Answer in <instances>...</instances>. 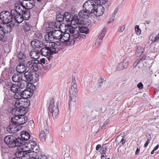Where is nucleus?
<instances>
[{"instance_id":"1","label":"nucleus","mask_w":159,"mask_h":159,"mask_svg":"<svg viewBox=\"0 0 159 159\" xmlns=\"http://www.w3.org/2000/svg\"><path fill=\"white\" fill-rule=\"evenodd\" d=\"M29 104L27 101H22L20 100L15 102V108H13L11 112L15 116L11 118L10 125L7 128L9 133H15L19 131V125L24 124L27 121V118L24 116L27 113L26 108Z\"/></svg>"},{"instance_id":"2","label":"nucleus","mask_w":159,"mask_h":159,"mask_svg":"<svg viewBox=\"0 0 159 159\" xmlns=\"http://www.w3.org/2000/svg\"><path fill=\"white\" fill-rule=\"evenodd\" d=\"M24 8L20 5H16L15 9L11 10V15L12 16V23L13 21L18 24L21 23L24 19L28 20L29 19L30 15L28 11L24 12Z\"/></svg>"},{"instance_id":"3","label":"nucleus","mask_w":159,"mask_h":159,"mask_svg":"<svg viewBox=\"0 0 159 159\" xmlns=\"http://www.w3.org/2000/svg\"><path fill=\"white\" fill-rule=\"evenodd\" d=\"M62 34L63 32L60 30H47L46 34L44 37L47 41H52L54 39L58 40L57 41H60Z\"/></svg>"},{"instance_id":"4","label":"nucleus","mask_w":159,"mask_h":159,"mask_svg":"<svg viewBox=\"0 0 159 159\" xmlns=\"http://www.w3.org/2000/svg\"><path fill=\"white\" fill-rule=\"evenodd\" d=\"M5 143L9 147H21L22 146L23 141L20 138H16L12 135H8L5 137L4 139Z\"/></svg>"},{"instance_id":"5","label":"nucleus","mask_w":159,"mask_h":159,"mask_svg":"<svg viewBox=\"0 0 159 159\" xmlns=\"http://www.w3.org/2000/svg\"><path fill=\"white\" fill-rule=\"evenodd\" d=\"M39 75L35 72H32L28 70L23 75V80L26 81V86L30 82L35 83L38 80Z\"/></svg>"},{"instance_id":"6","label":"nucleus","mask_w":159,"mask_h":159,"mask_svg":"<svg viewBox=\"0 0 159 159\" xmlns=\"http://www.w3.org/2000/svg\"><path fill=\"white\" fill-rule=\"evenodd\" d=\"M71 85L69 89L70 102L69 103V106L72 104L73 102H75L76 100L75 95L77 91V84L75 83V78H72Z\"/></svg>"},{"instance_id":"7","label":"nucleus","mask_w":159,"mask_h":159,"mask_svg":"<svg viewBox=\"0 0 159 159\" xmlns=\"http://www.w3.org/2000/svg\"><path fill=\"white\" fill-rule=\"evenodd\" d=\"M0 19L3 23L6 24H10L12 25L14 24L12 23V16L11 13L8 11L1 12L0 14Z\"/></svg>"},{"instance_id":"8","label":"nucleus","mask_w":159,"mask_h":159,"mask_svg":"<svg viewBox=\"0 0 159 159\" xmlns=\"http://www.w3.org/2000/svg\"><path fill=\"white\" fill-rule=\"evenodd\" d=\"M36 140V139L34 138L32 140H29V142H25L23 141V146L21 148H25V151H27L32 150L37 151L39 147L37 145Z\"/></svg>"},{"instance_id":"9","label":"nucleus","mask_w":159,"mask_h":159,"mask_svg":"<svg viewBox=\"0 0 159 159\" xmlns=\"http://www.w3.org/2000/svg\"><path fill=\"white\" fill-rule=\"evenodd\" d=\"M61 45L59 41H57L56 43L53 42H47L45 46L49 49V53L52 55L56 54L59 51V47Z\"/></svg>"},{"instance_id":"10","label":"nucleus","mask_w":159,"mask_h":159,"mask_svg":"<svg viewBox=\"0 0 159 159\" xmlns=\"http://www.w3.org/2000/svg\"><path fill=\"white\" fill-rule=\"evenodd\" d=\"M23 74L15 73L12 77V80L15 83L19 82L21 89H24L26 87V81L23 80Z\"/></svg>"},{"instance_id":"11","label":"nucleus","mask_w":159,"mask_h":159,"mask_svg":"<svg viewBox=\"0 0 159 159\" xmlns=\"http://www.w3.org/2000/svg\"><path fill=\"white\" fill-rule=\"evenodd\" d=\"M97 4L95 3L93 0H88L86 1L83 5V9L86 10L90 13H94L95 10V7Z\"/></svg>"},{"instance_id":"12","label":"nucleus","mask_w":159,"mask_h":159,"mask_svg":"<svg viewBox=\"0 0 159 159\" xmlns=\"http://www.w3.org/2000/svg\"><path fill=\"white\" fill-rule=\"evenodd\" d=\"M48 108L49 112L53 118H56L58 114L59 110L57 103H55V101L53 99H52L51 101Z\"/></svg>"},{"instance_id":"13","label":"nucleus","mask_w":159,"mask_h":159,"mask_svg":"<svg viewBox=\"0 0 159 159\" xmlns=\"http://www.w3.org/2000/svg\"><path fill=\"white\" fill-rule=\"evenodd\" d=\"M67 31L71 34L74 39H80L81 38L84 39L86 35L82 34H80L79 31L77 28H73L72 26L69 27L67 29Z\"/></svg>"},{"instance_id":"14","label":"nucleus","mask_w":159,"mask_h":159,"mask_svg":"<svg viewBox=\"0 0 159 159\" xmlns=\"http://www.w3.org/2000/svg\"><path fill=\"white\" fill-rule=\"evenodd\" d=\"M60 43H67V44L70 45H73L74 43L75 40L71 38L69 33H64L63 32L61 35V39L59 41Z\"/></svg>"},{"instance_id":"15","label":"nucleus","mask_w":159,"mask_h":159,"mask_svg":"<svg viewBox=\"0 0 159 159\" xmlns=\"http://www.w3.org/2000/svg\"><path fill=\"white\" fill-rule=\"evenodd\" d=\"M39 61L38 60H32L27 61L26 65L29 68V70L35 72L38 70Z\"/></svg>"},{"instance_id":"16","label":"nucleus","mask_w":159,"mask_h":159,"mask_svg":"<svg viewBox=\"0 0 159 159\" xmlns=\"http://www.w3.org/2000/svg\"><path fill=\"white\" fill-rule=\"evenodd\" d=\"M26 1H25V2H24L22 4L19 3L16 4V5H20V6H21V7L24 8V12L25 13V12L28 11L29 12V14L30 15L29 10L33 7L34 5V3L33 1H31L30 0Z\"/></svg>"},{"instance_id":"17","label":"nucleus","mask_w":159,"mask_h":159,"mask_svg":"<svg viewBox=\"0 0 159 159\" xmlns=\"http://www.w3.org/2000/svg\"><path fill=\"white\" fill-rule=\"evenodd\" d=\"M49 49L45 45L44 47L42 48L40 50V54L42 55L47 57V58L49 61L52 59V57L51 56L52 54L51 53H49Z\"/></svg>"},{"instance_id":"18","label":"nucleus","mask_w":159,"mask_h":159,"mask_svg":"<svg viewBox=\"0 0 159 159\" xmlns=\"http://www.w3.org/2000/svg\"><path fill=\"white\" fill-rule=\"evenodd\" d=\"M47 127L45 126L43 129H42L39 134V138L40 140L43 142L45 140L46 136L49 133V131L47 129Z\"/></svg>"},{"instance_id":"19","label":"nucleus","mask_w":159,"mask_h":159,"mask_svg":"<svg viewBox=\"0 0 159 159\" xmlns=\"http://www.w3.org/2000/svg\"><path fill=\"white\" fill-rule=\"evenodd\" d=\"M107 30L106 28H103L102 31L101 33H100L98 38L96 40L95 43L96 45L101 44L102 43V41L103 38L104 37L105 35Z\"/></svg>"},{"instance_id":"20","label":"nucleus","mask_w":159,"mask_h":159,"mask_svg":"<svg viewBox=\"0 0 159 159\" xmlns=\"http://www.w3.org/2000/svg\"><path fill=\"white\" fill-rule=\"evenodd\" d=\"M40 55V52L35 49L31 50L30 53V56L32 58L35 60L39 58Z\"/></svg>"},{"instance_id":"21","label":"nucleus","mask_w":159,"mask_h":159,"mask_svg":"<svg viewBox=\"0 0 159 159\" xmlns=\"http://www.w3.org/2000/svg\"><path fill=\"white\" fill-rule=\"evenodd\" d=\"M27 68V67L25 65L20 64L16 66V70L18 73L21 74L26 72Z\"/></svg>"},{"instance_id":"22","label":"nucleus","mask_w":159,"mask_h":159,"mask_svg":"<svg viewBox=\"0 0 159 159\" xmlns=\"http://www.w3.org/2000/svg\"><path fill=\"white\" fill-rule=\"evenodd\" d=\"M8 86L10 88L11 91L14 93H18L20 89H22L20 87V84H19V85L16 84H14L11 86L9 85H8Z\"/></svg>"},{"instance_id":"23","label":"nucleus","mask_w":159,"mask_h":159,"mask_svg":"<svg viewBox=\"0 0 159 159\" xmlns=\"http://www.w3.org/2000/svg\"><path fill=\"white\" fill-rule=\"evenodd\" d=\"M129 64V61H127L125 62L120 63L117 66L116 70L120 71L126 68Z\"/></svg>"},{"instance_id":"24","label":"nucleus","mask_w":159,"mask_h":159,"mask_svg":"<svg viewBox=\"0 0 159 159\" xmlns=\"http://www.w3.org/2000/svg\"><path fill=\"white\" fill-rule=\"evenodd\" d=\"M3 26L0 25V41L3 42L7 40V38L3 32Z\"/></svg>"},{"instance_id":"25","label":"nucleus","mask_w":159,"mask_h":159,"mask_svg":"<svg viewBox=\"0 0 159 159\" xmlns=\"http://www.w3.org/2000/svg\"><path fill=\"white\" fill-rule=\"evenodd\" d=\"M90 13L86 10L83 9V10L79 12V16L80 18L82 19H87L88 17V14Z\"/></svg>"},{"instance_id":"26","label":"nucleus","mask_w":159,"mask_h":159,"mask_svg":"<svg viewBox=\"0 0 159 159\" xmlns=\"http://www.w3.org/2000/svg\"><path fill=\"white\" fill-rule=\"evenodd\" d=\"M64 16V20L66 21L72 23V22L73 21V16H71V14L68 12H66L65 13Z\"/></svg>"},{"instance_id":"27","label":"nucleus","mask_w":159,"mask_h":159,"mask_svg":"<svg viewBox=\"0 0 159 159\" xmlns=\"http://www.w3.org/2000/svg\"><path fill=\"white\" fill-rule=\"evenodd\" d=\"M36 154V152H30L29 153H25V155L22 156L21 159H34V156Z\"/></svg>"},{"instance_id":"28","label":"nucleus","mask_w":159,"mask_h":159,"mask_svg":"<svg viewBox=\"0 0 159 159\" xmlns=\"http://www.w3.org/2000/svg\"><path fill=\"white\" fill-rule=\"evenodd\" d=\"M22 146H23L21 147H19L20 148V150H18L16 152L15 155L17 157L21 158L22 156H23L25 155V153H26L23 150V149L24 148H21Z\"/></svg>"},{"instance_id":"29","label":"nucleus","mask_w":159,"mask_h":159,"mask_svg":"<svg viewBox=\"0 0 159 159\" xmlns=\"http://www.w3.org/2000/svg\"><path fill=\"white\" fill-rule=\"evenodd\" d=\"M21 137L23 140L28 141L30 138L29 134L26 131H23L21 133Z\"/></svg>"},{"instance_id":"30","label":"nucleus","mask_w":159,"mask_h":159,"mask_svg":"<svg viewBox=\"0 0 159 159\" xmlns=\"http://www.w3.org/2000/svg\"><path fill=\"white\" fill-rule=\"evenodd\" d=\"M123 134L122 133L120 134L116 139V142H118L120 140V143L122 144H124L125 142V139L124 138L123 136Z\"/></svg>"},{"instance_id":"31","label":"nucleus","mask_w":159,"mask_h":159,"mask_svg":"<svg viewBox=\"0 0 159 159\" xmlns=\"http://www.w3.org/2000/svg\"><path fill=\"white\" fill-rule=\"evenodd\" d=\"M149 39L153 43L155 42L159 41V33L157 35H155L153 34H151L150 36Z\"/></svg>"},{"instance_id":"32","label":"nucleus","mask_w":159,"mask_h":159,"mask_svg":"<svg viewBox=\"0 0 159 159\" xmlns=\"http://www.w3.org/2000/svg\"><path fill=\"white\" fill-rule=\"evenodd\" d=\"M11 24H7L5 27L3 26V32L4 34H6L9 33L11 31Z\"/></svg>"},{"instance_id":"33","label":"nucleus","mask_w":159,"mask_h":159,"mask_svg":"<svg viewBox=\"0 0 159 159\" xmlns=\"http://www.w3.org/2000/svg\"><path fill=\"white\" fill-rule=\"evenodd\" d=\"M144 49L141 47H138L136 52V54L137 57L140 56L143 52Z\"/></svg>"},{"instance_id":"34","label":"nucleus","mask_w":159,"mask_h":159,"mask_svg":"<svg viewBox=\"0 0 159 159\" xmlns=\"http://www.w3.org/2000/svg\"><path fill=\"white\" fill-rule=\"evenodd\" d=\"M31 45L34 48H38L40 47V44L39 40L33 41L31 42Z\"/></svg>"},{"instance_id":"35","label":"nucleus","mask_w":159,"mask_h":159,"mask_svg":"<svg viewBox=\"0 0 159 159\" xmlns=\"http://www.w3.org/2000/svg\"><path fill=\"white\" fill-rule=\"evenodd\" d=\"M79 30L81 33L88 34L89 32V30L87 27L82 26L80 28Z\"/></svg>"},{"instance_id":"36","label":"nucleus","mask_w":159,"mask_h":159,"mask_svg":"<svg viewBox=\"0 0 159 159\" xmlns=\"http://www.w3.org/2000/svg\"><path fill=\"white\" fill-rule=\"evenodd\" d=\"M29 93L30 92L29 91L25 90L20 93V96L24 98H27Z\"/></svg>"},{"instance_id":"37","label":"nucleus","mask_w":159,"mask_h":159,"mask_svg":"<svg viewBox=\"0 0 159 159\" xmlns=\"http://www.w3.org/2000/svg\"><path fill=\"white\" fill-rule=\"evenodd\" d=\"M23 29L24 31L25 32H29L31 30L30 26L28 23L25 24L23 26Z\"/></svg>"},{"instance_id":"38","label":"nucleus","mask_w":159,"mask_h":159,"mask_svg":"<svg viewBox=\"0 0 159 159\" xmlns=\"http://www.w3.org/2000/svg\"><path fill=\"white\" fill-rule=\"evenodd\" d=\"M56 20L58 22H62L64 20V15L58 14L57 16Z\"/></svg>"},{"instance_id":"39","label":"nucleus","mask_w":159,"mask_h":159,"mask_svg":"<svg viewBox=\"0 0 159 159\" xmlns=\"http://www.w3.org/2000/svg\"><path fill=\"white\" fill-rule=\"evenodd\" d=\"M146 58V56L143 55L142 56H141L139 57V65L141 66H143L144 65L143 64V61L145 60Z\"/></svg>"},{"instance_id":"40","label":"nucleus","mask_w":159,"mask_h":159,"mask_svg":"<svg viewBox=\"0 0 159 159\" xmlns=\"http://www.w3.org/2000/svg\"><path fill=\"white\" fill-rule=\"evenodd\" d=\"M36 154L34 156V159H48L47 157L44 155H41L39 157H37V156H36L37 152H36Z\"/></svg>"},{"instance_id":"41","label":"nucleus","mask_w":159,"mask_h":159,"mask_svg":"<svg viewBox=\"0 0 159 159\" xmlns=\"http://www.w3.org/2000/svg\"><path fill=\"white\" fill-rule=\"evenodd\" d=\"M107 147L106 146H103L100 149V153L106 155Z\"/></svg>"},{"instance_id":"42","label":"nucleus","mask_w":159,"mask_h":159,"mask_svg":"<svg viewBox=\"0 0 159 159\" xmlns=\"http://www.w3.org/2000/svg\"><path fill=\"white\" fill-rule=\"evenodd\" d=\"M66 134V132L64 129H62L59 132V135L62 138H64Z\"/></svg>"},{"instance_id":"43","label":"nucleus","mask_w":159,"mask_h":159,"mask_svg":"<svg viewBox=\"0 0 159 159\" xmlns=\"http://www.w3.org/2000/svg\"><path fill=\"white\" fill-rule=\"evenodd\" d=\"M135 30L136 34L137 35H139L141 34V30L139 28V26L138 25H136L135 28Z\"/></svg>"},{"instance_id":"44","label":"nucleus","mask_w":159,"mask_h":159,"mask_svg":"<svg viewBox=\"0 0 159 159\" xmlns=\"http://www.w3.org/2000/svg\"><path fill=\"white\" fill-rule=\"evenodd\" d=\"M147 136H148L149 138L147 140L145 143L144 144V147L145 148L148 145L149 143H150V140H151V137H150V135L149 134H148L147 135H146Z\"/></svg>"},{"instance_id":"45","label":"nucleus","mask_w":159,"mask_h":159,"mask_svg":"<svg viewBox=\"0 0 159 159\" xmlns=\"http://www.w3.org/2000/svg\"><path fill=\"white\" fill-rule=\"evenodd\" d=\"M34 37L37 39H41L42 37V35L38 32H36L34 34Z\"/></svg>"},{"instance_id":"46","label":"nucleus","mask_w":159,"mask_h":159,"mask_svg":"<svg viewBox=\"0 0 159 159\" xmlns=\"http://www.w3.org/2000/svg\"><path fill=\"white\" fill-rule=\"evenodd\" d=\"M46 59L45 58H43L42 59H41L40 60V61H39V64H41L42 65L43 64H46Z\"/></svg>"},{"instance_id":"47","label":"nucleus","mask_w":159,"mask_h":159,"mask_svg":"<svg viewBox=\"0 0 159 159\" xmlns=\"http://www.w3.org/2000/svg\"><path fill=\"white\" fill-rule=\"evenodd\" d=\"M18 57L20 59H22L25 58V56L22 53H20L18 55Z\"/></svg>"},{"instance_id":"48","label":"nucleus","mask_w":159,"mask_h":159,"mask_svg":"<svg viewBox=\"0 0 159 159\" xmlns=\"http://www.w3.org/2000/svg\"><path fill=\"white\" fill-rule=\"evenodd\" d=\"M103 81L104 79L102 78L99 79L98 80V85L99 86L101 87L102 85Z\"/></svg>"},{"instance_id":"49","label":"nucleus","mask_w":159,"mask_h":159,"mask_svg":"<svg viewBox=\"0 0 159 159\" xmlns=\"http://www.w3.org/2000/svg\"><path fill=\"white\" fill-rule=\"evenodd\" d=\"M139 57L138 58L133 64V66L134 67H136L138 64H139Z\"/></svg>"},{"instance_id":"50","label":"nucleus","mask_w":159,"mask_h":159,"mask_svg":"<svg viewBox=\"0 0 159 159\" xmlns=\"http://www.w3.org/2000/svg\"><path fill=\"white\" fill-rule=\"evenodd\" d=\"M115 16L112 15L111 18L110 19L109 21L108 22L109 24L112 23L114 20Z\"/></svg>"},{"instance_id":"51","label":"nucleus","mask_w":159,"mask_h":159,"mask_svg":"<svg viewBox=\"0 0 159 159\" xmlns=\"http://www.w3.org/2000/svg\"><path fill=\"white\" fill-rule=\"evenodd\" d=\"M143 85L141 83H139L137 84L138 87L140 89L143 88Z\"/></svg>"},{"instance_id":"52","label":"nucleus","mask_w":159,"mask_h":159,"mask_svg":"<svg viewBox=\"0 0 159 159\" xmlns=\"http://www.w3.org/2000/svg\"><path fill=\"white\" fill-rule=\"evenodd\" d=\"M118 7H116L115 8V10L113 12L112 16H116V14L118 11Z\"/></svg>"},{"instance_id":"53","label":"nucleus","mask_w":159,"mask_h":159,"mask_svg":"<svg viewBox=\"0 0 159 159\" xmlns=\"http://www.w3.org/2000/svg\"><path fill=\"white\" fill-rule=\"evenodd\" d=\"M125 26L123 25L122 27H120V29H119V31L120 32H123L125 29Z\"/></svg>"},{"instance_id":"54","label":"nucleus","mask_w":159,"mask_h":159,"mask_svg":"<svg viewBox=\"0 0 159 159\" xmlns=\"http://www.w3.org/2000/svg\"><path fill=\"white\" fill-rule=\"evenodd\" d=\"M14 97L15 99H17V100L15 102H16V101L18 100H20L21 101H23L20 98H19L18 96L16 95V94L14 95Z\"/></svg>"},{"instance_id":"55","label":"nucleus","mask_w":159,"mask_h":159,"mask_svg":"<svg viewBox=\"0 0 159 159\" xmlns=\"http://www.w3.org/2000/svg\"><path fill=\"white\" fill-rule=\"evenodd\" d=\"M99 1H100L99 2H100L99 3H101V4H104L106 2L107 0H99Z\"/></svg>"},{"instance_id":"56","label":"nucleus","mask_w":159,"mask_h":159,"mask_svg":"<svg viewBox=\"0 0 159 159\" xmlns=\"http://www.w3.org/2000/svg\"><path fill=\"white\" fill-rule=\"evenodd\" d=\"M101 147V146L100 144H98L97 145L96 149L97 151H98Z\"/></svg>"},{"instance_id":"57","label":"nucleus","mask_w":159,"mask_h":159,"mask_svg":"<svg viewBox=\"0 0 159 159\" xmlns=\"http://www.w3.org/2000/svg\"><path fill=\"white\" fill-rule=\"evenodd\" d=\"M159 147V145L157 144L156 146H155L153 148V150L154 151H156L157 149Z\"/></svg>"},{"instance_id":"58","label":"nucleus","mask_w":159,"mask_h":159,"mask_svg":"<svg viewBox=\"0 0 159 159\" xmlns=\"http://www.w3.org/2000/svg\"><path fill=\"white\" fill-rule=\"evenodd\" d=\"M139 149L137 148L135 151V154L136 155L138 154L139 152Z\"/></svg>"},{"instance_id":"59","label":"nucleus","mask_w":159,"mask_h":159,"mask_svg":"<svg viewBox=\"0 0 159 159\" xmlns=\"http://www.w3.org/2000/svg\"><path fill=\"white\" fill-rule=\"evenodd\" d=\"M101 159H106V157L104 155H103L101 156Z\"/></svg>"},{"instance_id":"60","label":"nucleus","mask_w":159,"mask_h":159,"mask_svg":"<svg viewBox=\"0 0 159 159\" xmlns=\"http://www.w3.org/2000/svg\"><path fill=\"white\" fill-rule=\"evenodd\" d=\"M12 159H21V158L17 157L16 156V157L13 158Z\"/></svg>"},{"instance_id":"61","label":"nucleus","mask_w":159,"mask_h":159,"mask_svg":"<svg viewBox=\"0 0 159 159\" xmlns=\"http://www.w3.org/2000/svg\"><path fill=\"white\" fill-rule=\"evenodd\" d=\"M155 151H154V150H153L152 152H151V154H154V152Z\"/></svg>"},{"instance_id":"62","label":"nucleus","mask_w":159,"mask_h":159,"mask_svg":"<svg viewBox=\"0 0 159 159\" xmlns=\"http://www.w3.org/2000/svg\"><path fill=\"white\" fill-rule=\"evenodd\" d=\"M51 67V66H50V65H49L47 66V68H48V69H49V68H50Z\"/></svg>"},{"instance_id":"63","label":"nucleus","mask_w":159,"mask_h":159,"mask_svg":"<svg viewBox=\"0 0 159 159\" xmlns=\"http://www.w3.org/2000/svg\"><path fill=\"white\" fill-rule=\"evenodd\" d=\"M109 121V120H106V122L107 123H108Z\"/></svg>"},{"instance_id":"64","label":"nucleus","mask_w":159,"mask_h":159,"mask_svg":"<svg viewBox=\"0 0 159 159\" xmlns=\"http://www.w3.org/2000/svg\"><path fill=\"white\" fill-rule=\"evenodd\" d=\"M107 123H104V125H107Z\"/></svg>"}]
</instances>
